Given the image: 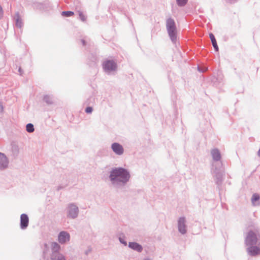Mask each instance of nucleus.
<instances>
[{"label": "nucleus", "instance_id": "f257e3e1", "mask_svg": "<svg viewBox=\"0 0 260 260\" xmlns=\"http://www.w3.org/2000/svg\"><path fill=\"white\" fill-rule=\"evenodd\" d=\"M110 177L112 180L118 179L122 182H126L128 180L129 175L126 170L116 168L111 172Z\"/></svg>", "mask_w": 260, "mask_h": 260}, {"label": "nucleus", "instance_id": "f03ea898", "mask_svg": "<svg viewBox=\"0 0 260 260\" xmlns=\"http://www.w3.org/2000/svg\"><path fill=\"white\" fill-rule=\"evenodd\" d=\"M167 28L169 35L172 40L175 38L176 26L173 19L169 18L167 20Z\"/></svg>", "mask_w": 260, "mask_h": 260}, {"label": "nucleus", "instance_id": "7ed1b4c3", "mask_svg": "<svg viewBox=\"0 0 260 260\" xmlns=\"http://www.w3.org/2000/svg\"><path fill=\"white\" fill-rule=\"evenodd\" d=\"M258 235L253 232L249 231L245 239V243L247 245H252L256 244L258 241Z\"/></svg>", "mask_w": 260, "mask_h": 260}, {"label": "nucleus", "instance_id": "20e7f679", "mask_svg": "<svg viewBox=\"0 0 260 260\" xmlns=\"http://www.w3.org/2000/svg\"><path fill=\"white\" fill-rule=\"evenodd\" d=\"M103 69L106 71H112L116 69V64L113 60H108L103 64Z\"/></svg>", "mask_w": 260, "mask_h": 260}, {"label": "nucleus", "instance_id": "39448f33", "mask_svg": "<svg viewBox=\"0 0 260 260\" xmlns=\"http://www.w3.org/2000/svg\"><path fill=\"white\" fill-rule=\"evenodd\" d=\"M111 148L112 150L117 155H121L123 153V147L117 143H113Z\"/></svg>", "mask_w": 260, "mask_h": 260}, {"label": "nucleus", "instance_id": "423d86ee", "mask_svg": "<svg viewBox=\"0 0 260 260\" xmlns=\"http://www.w3.org/2000/svg\"><path fill=\"white\" fill-rule=\"evenodd\" d=\"M70 240V235L66 232H61L58 236V241L61 243H64Z\"/></svg>", "mask_w": 260, "mask_h": 260}, {"label": "nucleus", "instance_id": "0eeeda50", "mask_svg": "<svg viewBox=\"0 0 260 260\" xmlns=\"http://www.w3.org/2000/svg\"><path fill=\"white\" fill-rule=\"evenodd\" d=\"M69 217L74 218H75L78 214V208L74 205H71L69 206Z\"/></svg>", "mask_w": 260, "mask_h": 260}, {"label": "nucleus", "instance_id": "6e6552de", "mask_svg": "<svg viewBox=\"0 0 260 260\" xmlns=\"http://www.w3.org/2000/svg\"><path fill=\"white\" fill-rule=\"evenodd\" d=\"M247 252L252 256L258 255L260 254V248L256 246H250L247 248Z\"/></svg>", "mask_w": 260, "mask_h": 260}, {"label": "nucleus", "instance_id": "1a4fd4ad", "mask_svg": "<svg viewBox=\"0 0 260 260\" xmlns=\"http://www.w3.org/2000/svg\"><path fill=\"white\" fill-rule=\"evenodd\" d=\"M21 223L20 225L21 228L23 229H25L28 224L29 219L27 215L25 214H22L20 217Z\"/></svg>", "mask_w": 260, "mask_h": 260}, {"label": "nucleus", "instance_id": "9d476101", "mask_svg": "<svg viewBox=\"0 0 260 260\" xmlns=\"http://www.w3.org/2000/svg\"><path fill=\"white\" fill-rule=\"evenodd\" d=\"M8 165V161L6 156L0 152V169L6 168Z\"/></svg>", "mask_w": 260, "mask_h": 260}, {"label": "nucleus", "instance_id": "9b49d317", "mask_svg": "<svg viewBox=\"0 0 260 260\" xmlns=\"http://www.w3.org/2000/svg\"><path fill=\"white\" fill-rule=\"evenodd\" d=\"M179 231L182 233L184 234L186 232L184 218H180L178 220Z\"/></svg>", "mask_w": 260, "mask_h": 260}, {"label": "nucleus", "instance_id": "f8f14e48", "mask_svg": "<svg viewBox=\"0 0 260 260\" xmlns=\"http://www.w3.org/2000/svg\"><path fill=\"white\" fill-rule=\"evenodd\" d=\"M129 247L132 249L140 252L142 250V247L137 243L131 242L129 243Z\"/></svg>", "mask_w": 260, "mask_h": 260}, {"label": "nucleus", "instance_id": "ddd939ff", "mask_svg": "<svg viewBox=\"0 0 260 260\" xmlns=\"http://www.w3.org/2000/svg\"><path fill=\"white\" fill-rule=\"evenodd\" d=\"M211 154L213 158L215 160H218L220 158V154L219 151L217 149H213L211 151Z\"/></svg>", "mask_w": 260, "mask_h": 260}, {"label": "nucleus", "instance_id": "4468645a", "mask_svg": "<svg viewBox=\"0 0 260 260\" xmlns=\"http://www.w3.org/2000/svg\"><path fill=\"white\" fill-rule=\"evenodd\" d=\"M51 259L52 260H66L64 256L59 253H53Z\"/></svg>", "mask_w": 260, "mask_h": 260}, {"label": "nucleus", "instance_id": "2eb2a0df", "mask_svg": "<svg viewBox=\"0 0 260 260\" xmlns=\"http://www.w3.org/2000/svg\"><path fill=\"white\" fill-rule=\"evenodd\" d=\"M52 249L54 252V253L58 251L60 249L59 245L56 243H52L51 244Z\"/></svg>", "mask_w": 260, "mask_h": 260}, {"label": "nucleus", "instance_id": "dca6fc26", "mask_svg": "<svg viewBox=\"0 0 260 260\" xmlns=\"http://www.w3.org/2000/svg\"><path fill=\"white\" fill-rule=\"evenodd\" d=\"M259 196L258 194H256V193L253 194L252 196V197L251 198L252 203L255 205V202L256 201H258L259 200Z\"/></svg>", "mask_w": 260, "mask_h": 260}, {"label": "nucleus", "instance_id": "f3484780", "mask_svg": "<svg viewBox=\"0 0 260 260\" xmlns=\"http://www.w3.org/2000/svg\"><path fill=\"white\" fill-rule=\"evenodd\" d=\"M74 15V13L72 11H63L61 13V15L65 17L73 16Z\"/></svg>", "mask_w": 260, "mask_h": 260}, {"label": "nucleus", "instance_id": "a211bd4d", "mask_svg": "<svg viewBox=\"0 0 260 260\" xmlns=\"http://www.w3.org/2000/svg\"><path fill=\"white\" fill-rule=\"evenodd\" d=\"M79 17L82 21H85L86 20V17L85 15L80 11H78Z\"/></svg>", "mask_w": 260, "mask_h": 260}, {"label": "nucleus", "instance_id": "6ab92c4d", "mask_svg": "<svg viewBox=\"0 0 260 260\" xmlns=\"http://www.w3.org/2000/svg\"><path fill=\"white\" fill-rule=\"evenodd\" d=\"M26 131L29 133H32L34 131V125L31 123L26 125Z\"/></svg>", "mask_w": 260, "mask_h": 260}, {"label": "nucleus", "instance_id": "aec40b11", "mask_svg": "<svg viewBox=\"0 0 260 260\" xmlns=\"http://www.w3.org/2000/svg\"><path fill=\"white\" fill-rule=\"evenodd\" d=\"M187 0H177V3L180 6H183L184 5Z\"/></svg>", "mask_w": 260, "mask_h": 260}, {"label": "nucleus", "instance_id": "412c9836", "mask_svg": "<svg viewBox=\"0 0 260 260\" xmlns=\"http://www.w3.org/2000/svg\"><path fill=\"white\" fill-rule=\"evenodd\" d=\"M212 44L215 50L216 51H218V45L217 44L216 41H215L214 42H212Z\"/></svg>", "mask_w": 260, "mask_h": 260}, {"label": "nucleus", "instance_id": "4be33fe9", "mask_svg": "<svg viewBox=\"0 0 260 260\" xmlns=\"http://www.w3.org/2000/svg\"><path fill=\"white\" fill-rule=\"evenodd\" d=\"M85 111L87 113H90L92 112V107H87L85 109Z\"/></svg>", "mask_w": 260, "mask_h": 260}, {"label": "nucleus", "instance_id": "5701e85b", "mask_svg": "<svg viewBox=\"0 0 260 260\" xmlns=\"http://www.w3.org/2000/svg\"><path fill=\"white\" fill-rule=\"evenodd\" d=\"M209 37H210V38L212 42L216 41L214 36L212 34H210Z\"/></svg>", "mask_w": 260, "mask_h": 260}, {"label": "nucleus", "instance_id": "b1692460", "mask_svg": "<svg viewBox=\"0 0 260 260\" xmlns=\"http://www.w3.org/2000/svg\"><path fill=\"white\" fill-rule=\"evenodd\" d=\"M3 11L2 7L0 6V18H1L3 17Z\"/></svg>", "mask_w": 260, "mask_h": 260}, {"label": "nucleus", "instance_id": "393cba45", "mask_svg": "<svg viewBox=\"0 0 260 260\" xmlns=\"http://www.w3.org/2000/svg\"><path fill=\"white\" fill-rule=\"evenodd\" d=\"M0 110L1 112L3 111L4 108L3 107L2 105H0Z\"/></svg>", "mask_w": 260, "mask_h": 260}, {"label": "nucleus", "instance_id": "a878e982", "mask_svg": "<svg viewBox=\"0 0 260 260\" xmlns=\"http://www.w3.org/2000/svg\"><path fill=\"white\" fill-rule=\"evenodd\" d=\"M144 260H150V259H149V258H147V259H145Z\"/></svg>", "mask_w": 260, "mask_h": 260}]
</instances>
